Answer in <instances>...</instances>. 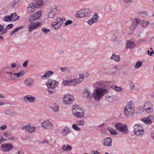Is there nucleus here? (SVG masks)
<instances>
[{"mask_svg":"<svg viewBox=\"0 0 154 154\" xmlns=\"http://www.w3.org/2000/svg\"><path fill=\"white\" fill-rule=\"evenodd\" d=\"M23 26H20L18 27L17 28L15 29L14 30L16 32H17L19 30L22 29L23 28Z\"/></svg>","mask_w":154,"mask_h":154,"instance_id":"58","label":"nucleus"},{"mask_svg":"<svg viewBox=\"0 0 154 154\" xmlns=\"http://www.w3.org/2000/svg\"><path fill=\"white\" fill-rule=\"evenodd\" d=\"M51 108L55 112H58L59 110V107L58 105L56 103L52 104L51 106Z\"/></svg>","mask_w":154,"mask_h":154,"instance_id":"35","label":"nucleus"},{"mask_svg":"<svg viewBox=\"0 0 154 154\" xmlns=\"http://www.w3.org/2000/svg\"><path fill=\"white\" fill-rule=\"evenodd\" d=\"M84 121L83 120H76L75 123L78 126H83L84 125Z\"/></svg>","mask_w":154,"mask_h":154,"instance_id":"44","label":"nucleus"},{"mask_svg":"<svg viewBox=\"0 0 154 154\" xmlns=\"http://www.w3.org/2000/svg\"><path fill=\"white\" fill-rule=\"evenodd\" d=\"M16 66V64L15 63H13L11 64V67L13 69Z\"/></svg>","mask_w":154,"mask_h":154,"instance_id":"62","label":"nucleus"},{"mask_svg":"<svg viewBox=\"0 0 154 154\" xmlns=\"http://www.w3.org/2000/svg\"><path fill=\"white\" fill-rule=\"evenodd\" d=\"M140 120L146 124H151L152 122L149 120L148 116L141 118L140 119Z\"/></svg>","mask_w":154,"mask_h":154,"instance_id":"30","label":"nucleus"},{"mask_svg":"<svg viewBox=\"0 0 154 154\" xmlns=\"http://www.w3.org/2000/svg\"><path fill=\"white\" fill-rule=\"evenodd\" d=\"M36 8L35 6L32 3L29 5L28 6L27 8V12L29 14H32L35 11V9Z\"/></svg>","mask_w":154,"mask_h":154,"instance_id":"24","label":"nucleus"},{"mask_svg":"<svg viewBox=\"0 0 154 154\" xmlns=\"http://www.w3.org/2000/svg\"><path fill=\"white\" fill-rule=\"evenodd\" d=\"M95 86V89L94 90L92 96L90 95V91L87 89L85 90L84 95L88 98L93 97L95 100L99 101L104 96L108 93V91L105 88L106 85L103 82H97L96 83Z\"/></svg>","mask_w":154,"mask_h":154,"instance_id":"1","label":"nucleus"},{"mask_svg":"<svg viewBox=\"0 0 154 154\" xmlns=\"http://www.w3.org/2000/svg\"><path fill=\"white\" fill-rule=\"evenodd\" d=\"M133 131L136 135L137 136H141L144 134V131L143 126L139 124H136L133 127Z\"/></svg>","mask_w":154,"mask_h":154,"instance_id":"9","label":"nucleus"},{"mask_svg":"<svg viewBox=\"0 0 154 154\" xmlns=\"http://www.w3.org/2000/svg\"><path fill=\"white\" fill-rule=\"evenodd\" d=\"M107 129L109 131L110 134L112 135H116L118 133L117 130L112 128L108 127Z\"/></svg>","mask_w":154,"mask_h":154,"instance_id":"36","label":"nucleus"},{"mask_svg":"<svg viewBox=\"0 0 154 154\" xmlns=\"http://www.w3.org/2000/svg\"><path fill=\"white\" fill-rule=\"evenodd\" d=\"M24 74V72L23 71H21L20 72L18 73H14V75H15L16 76L17 78L18 79L22 75H23Z\"/></svg>","mask_w":154,"mask_h":154,"instance_id":"46","label":"nucleus"},{"mask_svg":"<svg viewBox=\"0 0 154 154\" xmlns=\"http://www.w3.org/2000/svg\"><path fill=\"white\" fill-rule=\"evenodd\" d=\"M42 11H37L32 15L30 16L29 19H32L33 20L36 21L37 20L39 19L42 16Z\"/></svg>","mask_w":154,"mask_h":154,"instance_id":"16","label":"nucleus"},{"mask_svg":"<svg viewBox=\"0 0 154 154\" xmlns=\"http://www.w3.org/2000/svg\"><path fill=\"white\" fill-rule=\"evenodd\" d=\"M13 148V145L11 143H5L3 144L1 147L2 150L5 152L11 151Z\"/></svg>","mask_w":154,"mask_h":154,"instance_id":"12","label":"nucleus"},{"mask_svg":"<svg viewBox=\"0 0 154 154\" xmlns=\"http://www.w3.org/2000/svg\"><path fill=\"white\" fill-rule=\"evenodd\" d=\"M13 26V25L12 23H11L7 25L6 26V29H9L11 28Z\"/></svg>","mask_w":154,"mask_h":154,"instance_id":"54","label":"nucleus"},{"mask_svg":"<svg viewBox=\"0 0 154 154\" xmlns=\"http://www.w3.org/2000/svg\"><path fill=\"white\" fill-rule=\"evenodd\" d=\"M29 61L28 60H26L23 64V67L24 68L26 67L27 66L28 63Z\"/></svg>","mask_w":154,"mask_h":154,"instance_id":"55","label":"nucleus"},{"mask_svg":"<svg viewBox=\"0 0 154 154\" xmlns=\"http://www.w3.org/2000/svg\"><path fill=\"white\" fill-rule=\"evenodd\" d=\"M62 149L65 151H70L72 149V147L69 145L64 144L63 145Z\"/></svg>","mask_w":154,"mask_h":154,"instance_id":"34","label":"nucleus"},{"mask_svg":"<svg viewBox=\"0 0 154 154\" xmlns=\"http://www.w3.org/2000/svg\"><path fill=\"white\" fill-rule=\"evenodd\" d=\"M74 100V99L73 96L70 94L65 95L63 98V103L66 105L71 104Z\"/></svg>","mask_w":154,"mask_h":154,"instance_id":"10","label":"nucleus"},{"mask_svg":"<svg viewBox=\"0 0 154 154\" xmlns=\"http://www.w3.org/2000/svg\"><path fill=\"white\" fill-rule=\"evenodd\" d=\"M70 132V130L67 127L63 128L61 130L60 134L63 136H66Z\"/></svg>","mask_w":154,"mask_h":154,"instance_id":"23","label":"nucleus"},{"mask_svg":"<svg viewBox=\"0 0 154 154\" xmlns=\"http://www.w3.org/2000/svg\"><path fill=\"white\" fill-rule=\"evenodd\" d=\"M76 113L75 116L77 117H83L85 115L84 110L80 107Z\"/></svg>","mask_w":154,"mask_h":154,"instance_id":"27","label":"nucleus"},{"mask_svg":"<svg viewBox=\"0 0 154 154\" xmlns=\"http://www.w3.org/2000/svg\"><path fill=\"white\" fill-rule=\"evenodd\" d=\"M149 120L152 122V121L154 120V115H151L148 116Z\"/></svg>","mask_w":154,"mask_h":154,"instance_id":"60","label":"nucleus"},{"mask_svg":"<svg viewBox=\"0 0 154 154\" xmlns=\"http://www.w3.org/2000/svg\"><path fill=\"white\" fill-rule=\"evenodd\" d=\"M72 23V21L71 20H68L66 22L64 23L65 26H67L71 24Z\"/></svg>","mask_w":154,"mask_h":154,"instance_id":"50","label":"nucleus"},{"mask_svg":"<svg viewBox=\"0 0 154 154\" xmlns=\"http://www.w3.org/2000/svg\"><path fill=\"white\" fill-rule=\"evenodd\" d=\"M11 79L12 81H16L17 80L16 76L14 75V73L12 74L10 76Z\"/></svg>","mask_w":154,"mask_h":154,"instance_id":"48","label":"nucleus"},{"mask_svg":"<svg viewBox=\"0 0 154 154\" xmlns=\"http://www.w3.org/2000/svg\"><path fill=\"white\" fill-rule=\"evenodd\" d=\"M84 78V75L83 74H80L79 75V78L82 82V80Z\"/></svg>","mask_w":154,"mask_h":154,"instance_id":"56","label":"nucleus"},{"mask_svg":"<svg viewBox=\"0 0 154 154\" xmlns=\"http://www.w3.org/2000/svg\"><path fill=\"white\" fill-rule=\"evenodd\" d=\"M80 106L78 105H74L72 106V112L73 115L75 116L76 112H78V110H79Z\"/></svg>","mask_w":154,"mask_h":154,"instance_id":"33","label":"nucleus"},{"mask_svg":"<svg viewBox=\"0 0 154 154\" xmlns=\"http://www.w3.org/2000/svg\"><path fill=\"white\" fill-rule=\"evenodd\" d=\"M58 7L54 6L51 7L47 14V17L49 19H54L57 16L59 11Z\"/></svg>","mask_w":154,"mask_h":154,"instance_id":"7","label":"nucleus"},{"mask_svg":"<svg viewBox=\"0 0 154 154\" xmlns=\"http://www.w3.org/2000/svg\"><path fill=\"white\" fill-rule=\"evenodd\" d=\"M11 18H12V19H13V18L14 20L15 21L18 20L19 18V17L17 15V13L15 12L12 14H11Z\"/></svg>","mask_w":154,"mask_h":154,"instance_id":"42","label":"nucleus"},{"mask_svg":"<svg viewBox=\"0 0 154 154\" xmlns=\"http://www.w3.org/2000/svg\"><path fill=\"white\" fill-rule=\"evenodd\" d=\"M110 87L114 90L118 92H121L123 90L122 88L116 85H111L110 86Z\"/></svg>","mask_w":154,"mask_h":154,"instance_id":"31","label":"nucleus"},{"mask_svg":"<svg viewBox=\"0 0 154 154\" xmlns=\"http://www.w3.org/2000/svg\"><path fill=\"white\" fill-rule=\"evenodd\" d=\"M129 85L130 86V88L131 89H133L134 88V85L132 82H129Z\"/></svg>","mask_w":154,"mask_h":154,"instance_id":"52","label":"nucleus"},{"mask_svg":"<svg viewBox=\"0 0 154 154\" xmlns=\"http://www.w3.org/2000/svg\"><path fill=\"white\" fill-rule=\"evenodd\" d=\"M110 59L117 62H119L121 60L119 55H116L115 53L112 54Z\"/></svg>","mask_w":154,"mask_h":154,"instance_id":"26","label":"nucleus"},{"mask_svg":"<svg viewBox=\"0 0 154 154\" xmlns=\"http://www.w3.org/2000/svg\"><path fill=\"white\" fill-rule=\"evenodd\" d=\"M32 19L28 20L29 24L28 25V31L30 32L40 27L42 25L41 23L40 22H35Z\"/></svg>","mask_w":154,"mask_h":154,"instance_id":"6","label":"nucleus"},{"mask_svg":"<svg viewBox=\"0 0 154 154\" xmlns=\"http://www.w3.org/2000/svg\"><path fill=\"white\" fill-rule=\"evenodd\" d=\"M134 110V107L133 102L130 100L126 103L124 107L123 113L125 116L129 117L133 115Z\"/></svg>","mask_w":154,"mask_h":154,"instance_id":"2","label":"nucleus"},{"mask_svg":"<svg viewBox=\"0 0 154 154\" xmlns=\"http://www.w3.org/2000/svg\"><path fill=\"white\" fill-rule=\"evenodd\" d=\"M145 110L144 106H139L136 109L137 112L138 113H141L143 112Z\"/></svg>","mask_w":154,"mask_h":154,"instance_id":"40","label":"nucleus"},{"mask_svg":"<svg viewBox=\"0 0 154 154\" xmlns=\"http://www.w3.org/2000/svg\"><path fill=\"white\" fill-rule=\"evenodd\" d=\"M32 3L35 6V8L41 7L44 5V2L42 0H36L34 1Z\"/></svg>","mask_w":154,"mask_h":154,"instance_id":"21","label":"nucleus"},{"mask_svg":"<svg viewBox=\"0 0 154 154\" xmlns=\"http://www.w3.org/2000/svg\"><path fill=\"white\" fill-rule=\"evenodd\" d=\"M106 100L109 102H112L116 99V97L115 96H109L107 95L106 97Z\"/></svg>","mask_w":154,"mask_h":154,"instance_id":"37","label":"nucleus"},{"mask_svg":"<svg viewBox=\"0 0 154 154\" xmlns=\"http://www.w3.org/2000/svg\"><path fill=\"white\" fill-rule=\"evenodd\" d=\"M20 0H13L10 4V7L13 8H17L20 6Z\"/></svg>","mask_w":154,"mask_h":154,"instance_id":"20","label":"nucleus"},{"mask_svg":"<svg viewBox=\"0 0 154 154\" xmlns=\"http://www.w3.org/2000/svg\"><path fill=\"white\" fill-rule=\"evenodd\" d=\"M149 24V23L148 21L142 20L140 22V26L143 27H147Z\"/></svg>","mask_w":154,"mask_h":154,"instance_id":"39","label":"nucleus"},{"mask_svg":"<svg viewBox=\"0 0 154 154\" xmlns=\"http://www.w3.org/2000/svg\"><path fill=\"white\" fill-rule=\"evenodd\" d=\"M73 84V79H71L70 81L64 80L62 82V84L64 86H70Z\"/></svg>","mask_w":154,"mask_h":154,"instance_id":"32","label":"nucleus"},{"mask_svg":"<svg viewBox=\"0 0 154 154\" xmlns=\"http://www.w3.org/2000/svg\"><path fill=\"white\" fill-rule=\"evenodd\" d=\"M59 84L58 81L51 79H48L46 83V85L48 88V92L50 94L54 93V89L58 87Z\"/></svg>","mask_w":154,"mask_h":154,"instance_id":"3","label":"nucleus"},{"mask_svg":"<svg viewBox=\"0 0 154 154\" xmlns=\"http://www.w3.org/2000/svg\"><path fill=\"white\" fill-rule=\"evenodd\" d=\"M16 154H24V152L23 149L19 150L16 152Z\"/></svg>","mask_w":154,"mask_h":154,"instance_id":"53","label":"nucleus"},{"mask_svg":"<svg viewBox=\"0 0 154 154\" xmlns=\"http://www.w3.org/2000/svg\"><path fill=\"white\" fill-rule=\"evenodd\" d=\"M144 107L145 111L148 113H151L153 112L154 106L151 102L147 101L145 103Z\"/></svg>","mask_w":154,"mask_h":154,"instance_id":"11","label":"nucleus"},{"mask_svg":"<svg viewBox=\"0 0 154 154\" xmlns=\"http://www.w3.org/2000/svg\"><path fill=\"white\" fill-rule=\"evenodd\" d=\"M99 17L97 13H94L91 18L88 21V23L89 25H91L93 24L98 21L99 20Z\"/></svg>","mask_w":154,"mask_h":154,"instance_id":"15","label":"nucleus"},{"mask_svg":"<svg viewBox=\"0 0 154 154\" xmlns=\"http://www.w3.org/2000/svg\"><path fill=\"white\" fill-rule=\"evenodd\" d=\"M6 127L7 126L5 125H2L0 127V130L2 131L6 129Z\"/></svg>","mask_w":154,"mask_h":154,"instance_id":"59","label":"nucleus"},{"mask_svg":"<svg viewBox=\"0 0 154 154\" xmlns=\"http://www.w3.org/2000/svg\"><path fill=\"white\" fill-rule=\"evenodd\" d=\"M148 54L150 56L152 55V54H154V52L152 51L149 52V51H147Z\"/></svg>","mask_w":154,"mask_h":154,"instance_id":"63","label":"nucleus"},{"mask_svg":"<svg viewBox=\"0 0 154 154\" xmlns=\"http://www.w3.org/2000/svg\"><path fill=\"white\" fill-rule=\"evenodd\" d=\"M73 83L75 82L76 84H79L82 82L79 78H77L74 79H73Z\"/></svg>","mask_w":154,"mask_h":154,"instance_id":"45","label":"nucleus"},{"mask_svg":"<svg viewBox=\"0 0 154 154\" xmlns=\"http://www.w3.org/2000/svg\"><path fill=\"white\" fill-rule=\"evenodd\" d=\"M3 135L8 140L13 141L15 139V137L13 136L11 134L8 132L4 133Z\"/></svg>","mask_w":154,"mask_h":154,"instance_id":"25","label":"nucleus"},{"mask_svg":"<svg viewBox=\"0 0 154 154\" xmlns=\"http://www.w3.org/2000/svg\"><path fill=\"white\" fill-rule=\"evenodd\" d=\"M92 10L88 8H85L76 12L75 14L76 17L84 18L89 16L92 13Z\"/></svg>","mask_w":154,"mask_h":154,"instance_id":"5","label":"nucleus"},{"mask_svg":"<svg viewBox=\"0 0 154 154\" xmlns=\"http://www.w3.org/2000/svg\"><path fill=\"white\" fill-rule=\"evenodd\" d=\"M117 38V37L116 36V35H113L112 36L111 40L112 41H114V42L116 41Z\"/></svg>","mask_w":154,"mask_h":154,"instance_id":"51","label":"nucleus"},{"mask_svg":"<svg viewBox=\"0 0 154 154\" xmlns=\"http://www.w3.org/2000/svg\"><path fill=\"white\" fill-rule=\"evenodd\" d=\"M40 143H46L48 144V141L47 140H43L40 142Z\"/></svg>","mask_w":154,"mask_h":154,"instance_id":"64","label":"nucleus"},{"mask_svg":"<svg viewBox=\"0 0 154 154\" xmlns=\"http://www.w3.org/2000/svg\"><path fill=\"white\" fill-rule=\"evenodd\" d=\"M134 0H124V2L126 3H131L133 2Z\"/></svg>","mask_w":154,"mask_h":154,"instance_id":"61","label":"nucleus"},{"mask_svg":"<svg viewBox=\"0 0 154 154\" xmlns=\"http://www.w3.org/2000/svg\"><path fill=\"white\" fill-rule=\"evenodd\" d=\"M42 30L45 34H47L50 32V30L49 29L45 28H42Z\"/></svg>","mask_w":154,"mask_h":154,"instance_id":"47","label":"nucleus"},{"mask_svg":"<svg viewBox=\"0 0 154 154\" xmlns=\"http://www.w3.org/2000/svg\"><path fill=\"white\" fill-rule=\"evenodd\" d=\"M60 69L62 72H68L69 71V68L67 67H61Z\"/></svg>","mask_w":154,"mask_h":154,"instance_id":"49","label":"nucleus"},{"mask_svg":"<svg viewBox=\"0 0 154 154\" xmlns=\"http://www.w3.org/2000/svg\"><path fill=\"white\" fill-rule=\"evenodd\" d=\"M115 127L119 132L123 134H127L128 132V127L126 125L118 123L115 124Z\"/></svg>","mask_w":154,"mask_h":154,"instance_id":"8","label":"nucleus"},{"mask_svg":"<svg viewBox=\"0 0 154 154\" xmlns=\"http://www.w3.org/2000/svg\"><path fill=\"white\" fill-rule=\"evenodd\" d=\"M112 138L110 137H107L103 140V143L104 146L110 147L112 146Z\"/></svg>","mask_w":154,"mask_h":154,"instance_id":"19","label":"nucleus"},{"mask_svg":"<svg viewBox=\"0 0 154 154\" xmlns=\"http://www.w3.org/2000/svg\"><path fill=\"white\" fill-rule=\"evenodd\" d=\"M136 46L134 43L132 41L128 40L126 43V48H128L131 49L134 48Z\"/></svg>","mask_w":154,"mask_h":154,"instance_id":"29","label":"nucleus"},{"mask_svg":"<svg viewBox=\"0 0 154 154\" xmlns=\"http://www.w3.org/2000/svg\"><path fill=\"white\" fill-rule=\"evenodd\" d=\"M41 126L45 129L50 130L54 128L53 124L48 120L44 121L42 123Z\"/></svg>","mask_w":154,"mask_h":154,"instance_id":"13","label":"nucleus"},{"mask_svg":"<svg viewBox=\"0 0 154 154\" xmlns=\"http://www.w3.org/2000/svg\"><path fill=\"white\" fill-rule=\"evenodd\" d=\"M54 73V72L47 71L45 72L44 75L41 76V78L44 80H46L50 78Z\"/></svg>","mask_w":154,"mask_h":154,"instance_id":"17","label":"nucleus"},{"mask_svg":"<svg viewBox=\"0 0 154 154\" xmlns=\"http://www.w3.org/2000/svg\"><path fill=\"white\" fill-rule=\"evenodd\" d=\"M34 83V80L31 78H28L25 79L24 81V84L27 87L32 86Z\"/></svg>","mask_w":154,"mask_h":154,"instance_id":"22","label":"nucleus"},{"mask_svg":"<svg viewBox=\"0 0 154 154\" xmlns=\"http://www.w3.org/2000/svg\"><path fill=\"white\" fill-rule=\"evenodd\" d=\"M3 20L5 22H11L13 19L11 17V15H7L5 16L3 19Z\"/></svg>","mask_w":154,"mask_h":154,"instance_id":"41","label":"nucleus"},{"mask_svg":"<svg viewBox=\"0 0 154 154\" xmlns=\"http://www.w3.org/2000/svg\"><path fill=\"white\" fill-rule=\"evenodd\" d=\"M24 101L26 103H33L35 100V97L30 95H27L25 96L23 98Z\"/></svg>","mask_w":154,"mask_h":154,"instance_id":"18","label":"nucleus"},{"mask_svg":"<svg viewBox=\"0 0 154 154\" xmlns=\"http://www.w3.org/2000/svg\"><path fill=\"white\" fill-rule=\"evenodd\" d=\"M140 21L139 19H134L132 23L131 28L132 29L134 30L138 25L139 23H140Z\"/></svg>","mask_w":154,"mask_h":154,"instance_id":"28","label":"nucleus"},{"mask_svg":"<svg viewBox=\"0 0 154 154\" xmlns=\"http://www.w3.org/2000/svg\"><path fill=\"white\" fill-rule=\"evenodd\" d=\"M78 125L76 124H74L72 126V128L75 130L76 131H80L81 130V128L78 127Z\"/></svg>","mask_w":154,"mask_h":154,"instance_id":"43","label":"nucleus"},{"mask_svg":"<svg viewBox=\"0 0 154 154\" xmlns=\"http://www.w3.org/2000/svg\"><path fill=\"white\" fill-rule=\"evenodd\" d=\"M91 153L93 154H100V153L98 150H92Z\"/></svg>","mask_w":154,"mask_h":154,"instance_id":"57","label":"nucleus"},{"mask_svg":"<svg viewBox=\"0 0 154 154\" xmlns=\"http://www.w3.org/2000/svg\"><path fill=\"white\" fill-rule=\"evenodd\" d=\"M22 129L24 130L25 131L32 133L36 130V128L35 126H31L30 125H26L22 127Z\"/></svg>","mask_w":154,"mask_h":154,"instance_id":"14","label":"nucleus"},{"mask_svg":"<svg viewBox=\"0 0 154 154\" xmlns=\"http://www.w3.org/2000/svg\"><path fill=\"white\" fill-rule=\"evenodd\" d=\"M65 20L66 18L64 17H57L55 21L51 24V28L56 30L60 29Z\"/></svg>","mask_w":154,"mask_h":154,"instance_id":"4","label":"nucleus"},{"mask_svg":"<svg viewBox=\"0 0 154 154\" xmlns=\"http://www.w3.org/2000/svg\"><path fill=\"white\" fill-rule=\"evenodd\" d=\"M142 65V61L138 60L136 62V64L134 65V67L135 69H137L141 67Z\"/></svg>","mask_w":154,"mask_h":154,"instance_id":"38","label":"nucleus"}]
</instances>
